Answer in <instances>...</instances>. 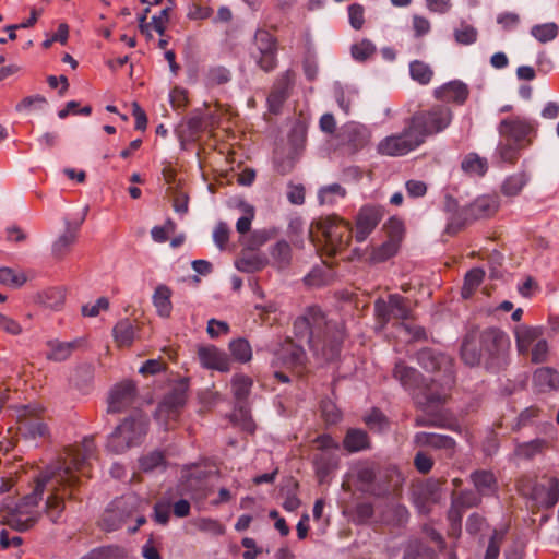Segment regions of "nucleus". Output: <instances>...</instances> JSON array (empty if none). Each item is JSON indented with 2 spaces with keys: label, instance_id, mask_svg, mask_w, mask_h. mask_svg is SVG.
I'll return each instance as SVG.
<instances>
[{
  "label": "nucleus",
  "instance_id": "obj_1",
  "mask_svg": "<svg viewBox=\"0 0 559 559\" xmlns=\"http://www.w3.org/2000/svg\"><path fill=\"white\" fill-rule=\"evenodd\" d=\"M418 360L428 372L443 370V374L441 379H432L430 384H425L423 391L417 394L416 407L424 415H418L415 424L418 427H443L445 417L440 411L447 401L443 386L453 382V377L448 369L450 360L443 352H419Z\"/></svg>",
  "mask_w": 559,
  "mask_h": 559
},
{
  "label": "nucleus",
  "instance_id": "obj_2",
  "mask_svg": "<svg viewBox=\"0 0 559 559\" xmlns=\"http://www.w3.org/2000/svg\"><path fill=\"white\" fill-rule=\"evenodd\" d=\"M294 340L292 349H304L309 346L312 349L322 346V349H337L343 346L345 332L338 322L326 320L322 310L317 306L306 309L302 316L294 322Z\"/></svg>",
  "mask_w": 559,
  "mask_h": 559
},
{
  "label": "nucleus",
  "instance_id": "obj_3",
  "mask_svg": "<svg viewBox=\"0 0 559 559\" xmlns=\"http://www.w3.org/2000/svg\"><path fill=\"white\" fill-rule=\"evenodd\" d=\"M373 314L376 329L382 331L389 323L399 330L406 343L420 342L427 338L424 328L407 323L413 318L411 300L400 294H390L386 299L378 298L374 301Z\"/></svg>",
  "mask_w": 559,
  "mask_h": 559
},
{
  "label": "nucleus",
  "instance_id": "obj_4",
  "mask_svg": "<svg viewBox=\"0 0 559 559\" xmlns=\"http://www.w3.org/2000/svg\"><path fill=\"white\" fill-rule=\"evenodd\" d=\"M75 478L70 474V468H59L58 472H46L41 477L36 479V485L32 493L26 495L17 503L22 506V510L27 513L25 508L35 507L43 498L45 487L49 485L51 495L46 501V513L56 522L64 509V499H72V493L68 492V488L73 486Z\"/></svg>",
  "mask_w": 559,
  "mask_h": 559
},
{
  "label": "nucleus",
  "instance_id": "obj_5",
  "mask_svg": "<svg viewBox=\"0 0 559 559\" xmlns=\"http://www.w3.org/2000/svg\"><path fill=\"white\" fill-rule=\"evenodd\" d=\"M316 228L323 238V249L328 255H336L344 251L350 243L353 238V229L349 222L338 215H328L318 218L309 230L312 241L313 230Z\"/></svg>",
  "mask_w": 559,
  "mask_h": 559
},
{
  "label": "nucleus",
  "instance_id": "obj_6",
  "mask_svg": "<svg viewBox=\"0 0 559 559\" xmlns=\"http://www.w3.org/2000/svg\"><path fill=\"white\" fill-rule=\"evenodd\" d=\"M453 112L447 105H435L415 112L408 120L421 144L426 139L443 132L452 122Z\"/></svg>",
  "mask_w": 559,
  "mask_h": 559
},
{
  "label": "nucleus",
  "instance_id": "obj_7",
  "mask_svg": "<svg viewBox=\"0 0 559 559\" xmlns=\"http://www.w3.org/2000/svg\"><path fill=\"white\" fill-rule=\"evenodd\" d=\"M148 419L141 412L126 417L108 438V447L116 453H122L136 444L147 431Z\"/></svg>",
  "mask_w": 559,
  "mask_h": 559
},
{
  "label": "nucleus",
  "instance_id": "obj_8",
  "mask_svg": "<svg viewBox=\"0 0 559 559\" xmlns=\"http://www.w3.org/2000/svg\"><path fill=\"white\" fill-rule=\"evenodd\" d=\"M497 131L501 139L528 147L537 136L538 123L521 116H511L502 119Z\"/></svg>",
  "mask_w": 559,
  "mask_h": 559
},
{
  "label": "nucleus",
  "instance_id": "obj_9",
  "mask_svg": "<svg viewBox=\"0 0 559 559\" xmlns=\"http://www.w3.org/2000/svg\"><path fill=\"white\" fill-rule=\"evenodd\" d=\"M251 59L264 72L269 73L277 67V41L265 29H258L254 35Z\"/></svg>",
  "mask_w": 559,
  "mask_h": 559
},
{
  "label": "nucleus",
  "instance_id": "obj_10",
  "mask_svg": "<svg viewBox=\"0 0 559 559\" xmlns=\"http://www.w3.org/2000/svg\"><path fill=\"white\" fill-rule=\"evenodd\" d=\"M509 346L510 338L502 330L487 328L480 331L472 328L464 336L461 349H507Z\"/></svg>",
  "mask_w": 559,
  "mask_h": 559
},
{
  "label": "nucleus",
  "instance_id": "obj_11",
  "mask_svg": "<svg viewBox=\"0 0 559 559\" xmlns=\"http://www.w3.org/2000/svg\"><path fill=\"white\" fill-rule=\"evenodd\" d=\"M421 143L408 121L402 132L389 135L378 144V152L386 156H404L419 147Z\"/></svg>",
  "mask_w": 559,
  "mask_h": 559
},
{
  "label": "nucleus",
  "instance_id": "obj_12",
  "mask_svg": "<svg viewBox=\"0 0 559 559\" xmlns=\"http://www.w3.org/2000/svg\"><path fill=\"white\" fill-rule=\"evenodd\" d=\"M445 480L427 479L418 481L411 487V497L420 513L427 514L431 506L440 500L441 485Z\"/></svg>",
  "mask_w": 559,
  "mask_h": 559
},
{
  "label": "nucleus",
  "instance_id": "obj_13",
  "mask_svg": "<svg viewBox=\"0 0 559 559\" xmlns=\"http://www.w3.org/2000/svg\"><path fill=\"white\" fill-rule=\"evenodd\" d=\"M188 380L178 381L169 393H167L156 409V417L168 420L176 419L179 409L183 407L187 399Z\"/></svg>",
  "mask_w": 559,
  "mask_h": 559
},
{
  "label": "nucleus",
  "instance_id": "obj_14",
  "mask_svg": "<svg viewBox=\"0 0 559 559\" xmlns=\"http://www.w3.org/2000/svg\"><path fill=\"white\" fill-rule=\"evenodd\" d=\"M294 83L295 73L292 70H286L276 78L266 99L270 112L274 115L281 112L284 103L290 95Z\"/></svg>",
  "mask_w": 559,
  "mask_h": 559
},
{
  "label": "nucleus",
  "instance_id": "obj_15",
  "mask_svg": "<svg viewBox=\"0 0 559 559\" xmlns=\"http://www.w3.org/2000/svg\"><path fill=\"white\" fill-rule=\"evenodd\" d=\"M136 399V385L133 381L124 380L117 383L108 395L107 413L116 414L124 412Z\"/></svg>",
  "mask_w": 559,
  "mask_h": 559
},
{
  "label": "nucleus",
  "instance_id": "obj_16",
  "mask_svg": "<svg viewBox=\"0 0 559 559\" xmlns=\"http://www.w3.org/2000/svg\"><path fill=\"white\" fill-rule=\"evenodd\" d=\"M383 215L384 209L380 205L367 204L360 207L356 217V241L364 242L378 226Z\"/></svg>",
  "mask_w": 559,
  "mask_h": 559
},
{
  "label": "nucleus",
  "instance_id": "obj_17",
  "mask_svg": "<svg viewBox=\"0 0 559 559\" xmlns=\"http://www.w3.org/2000/svg\"><path fill=\"white\" fill-rule=\"evenodd\" d=\"M515 338L518 349H547L546 340L543 337V329L540 326H528L521 324L515 329Z\"/></svg>",
  "mask_w": 559,
  "mask_h": 559
},
{
  "label": "nucleus",
  "instance_id": "obj_18",
  "mask_svg": "<svg viewBox=\"0 0 559 559\" xmlns=\"http://www.w3.org/2000/svg\"><path fill=\"white\" fill-rule=\"evenodd\" d=\"M112 334L118 346L130 347L135 340L142 338L143 325L138 321L124 319L115 325Z\"/></svg>",
  "mask_w": 559,
  "mask_h": 559
},
{
  "label": "nucleus",
  "instance_id": "obj_19",
  "mask_svg": "<svg viewBox=\"0 0 559 559\" xmlns=\"http://www.w3.org/2000/svg\"><path fill=\"white\" fill-rule=\"evenodd\" d=\"M469 95V90L462 81H451L435 90L437 99L463 105Z\"/></svg>",
  "mask_w": 559,
  "mask_h": 559
},
{
  "label": "nucleus",
  "instance_id": "obj_20",
  "mask_svg": "<svg viewBox=\"0 0 559 559\" xmlns=\"http://www.w3.org/2000/svg\"><path fill=\"white\" fill-rule=\"evenodd\" d=\"M499 207V201L496 195H481L471 203L465 210V219H479L493 215Z\"/></svg>",
  "mask_w": 559,
  "mask_h": 559
},
{
  "label": "nucleus",
  "instance_id": "obj_21",
  "mask_svg": "<svg viewBox=\"0 0 559 559\" xmlns=\"http://www.w3.org/2000/svg\"><path fill=\"white\" fill-rule=\"evenodd\" d=\"M41 412L43 408L38 406L21 407L19 419L32 437H44L47 433V426L38 419Z\"/></svg>",
  "mask_w": 559,
  "mask_h": 559
},
{
  "label": "nucleus",
  "instance_id": "obj_22",
  "mask_svg": "<svg viewBox=\"0 0 559 559\" xmlns=\"http://www.w3.org/2000/svg\"><path fill=\"white\" fill-rule=\"evenodd\" d=\"M533 499L546 509L552 508L559 499V481L557 478H549L548 485H537L533 488Z\"/></svg>",
  "mask_w": 559,
  "mask_h": 559
},
{
  "label": "nucleus",
  "instance_id": "obj_23",
  "mask_svg": "<svg viewBox=\"0 0 559 559\" xmlns=\"http://www.w3.org/2000/svg\"><path fill=\"white\" fill-rule=\"evenodd\" d=\"M533 384L538 393L559 389V374L549 367L538 368L533 376Z\"/></svg>",
  "mask_w": 559,
  "mask_h": 559
},
{
  "label": "nucleus",
  "instance_id": "obj_24",
  "mask_svg": "<svg viewBox=\"0 0 559 559\" xmlns=\"http://www.w3.org/2000/svg\"><path fill=\"white\" fill-rule=\"evenodd\" d=\"M461 169L468 176L483 177L488 170V162L485 157L472 152L463 157Z\"/></svg>",
  "mask_w": 559,
  "mask_h": 559
},
{
  "label": "nucleus",
  "instance_id": "obj_25",
  "mask_svg": "<svg viewBox=\"0 0 559 559\" xmlns=\"http://www.w3.org/2000/svg\"><path fill=\"white\" fill-rule=\"evenodd\" d=\"M170 297L171 289L168 286L160 284L155 288V292L152 296V301L158 316L163 318H168L170 316L173 310Z\"/></svg>",
  "mask_w": 559,
  "mask_h": 559
},
{
  "label": "nucleus",
  "instance_id": "obj_26",
  "mask_svg": "<svg viewBox=\"0 0 559 559\" xmlns=\"http://www.w3.org/2000/svg\"><path fill=\"white\" fill-rule=\"evenodd\" d=\"M525 147L518 143L503 140L498 143L495 151V157H497L500 163L514 165L521 155V151Z\"/></svg>",
  "mask_w": 559,
  "mask_h": 559
},
{
  "label": "nucleus",
  "instance_id": "obj_27",
  "mask_svg": "<svg viewBox=\"0 0 559 559\" xmlns=\"http://www.w3.org/2000/svg\"><path fill=\"white\" fill-rule=\"evenodd\" d=\"M394 377L401 381V383L405 386H417L423 391L425 384H430L431 379L426 380L423 379L421 382H418L417 371L411 367L405 366L402 362H397L394 368Z\"/></svg>",
  "mask_w": 559,
  "mask_h": 559
},
{
  "label": "nucleus",
  "instance_id": "obj_28",
  "mask_svg": "<svg viewBox=\"0 0 559 559\" xmlns=\"http://www.w3.org/2000/svg\"><path fill=\"white\" fill-rule=\"evenodd\" d=\"M201 364L209 368L222 372L229 370V357L223 352H198Z\"/></svg>",
  "mask_w": 559,
  "mask_h": 559
},
{
  "label": "nucleus",
  "instance_id": "obj_29",
  "mask_svg": "<svg viewBox=\"0 0 559 559\" xmlns=\"http://www.w3.org/2000/svg\"><path fill=\"white\" fill-rule=\"evenodd\" d=\"M531 176L527 171H519L510 175L502 183L501 191L504 195H518L522 189L528 183Z\"/></svg>",
  "mask_w": 559,
  "mask_h": 559
},
{
  "label": "nucleus",
  "instance_id": "obj_30",
  "mask_svg": "<svg viewBox=\"0 0 559 559\" xmlns=\"http://www.w3.org/2000/svg\"><path fill=\"white\" fill-rule=\"evenodd\" d=\"M67 454L70 457V465L61 466L59 464V466L56 467L52 472H58L59 468H68V467L70 468V474L73 478H75V481H74L73 486L68 488V492H71L73 495V490L79 485L80 480L75 475H73L72 467L75 468L76 471L83 469L86 461L90 457H87L84 453H82V451H80L76 447L69 448L67 450Z\"/></svg>",
  "mask_w": 559,
  "mask_h": 559
},
{
  "label": "nucleus",
  "instance_id": "obj_31",
  "mask_svg": "<svg viewBox=\"0 0 559 559\" xmlns=\"http://www.w3.org/2000/svg\"><path fill=\"white\" fill-rule=\"evenodd\" d=\"M273 264L278 270H285L290 265L292 262V249L287 241L280 240L272 247L270 252Z\"/></svg>",
  "mask_w": 559,
  "mask_h": 559
},
{
  "label": "nucleus",
  "instance_id": "obj_32",
  "mask_svg": "<svg viewBox=\"0 0 559 559\" xmlns=\"http://www.w3.org/2000/svg\"><path fill=\"white\" fill-rule=\"evenodd\" d=\"M346 197V189L338 183L322 187L318 198L322 205H334Z\"/></svg>",
  "mask_w": 559,
  "mask_h": 559
},
{
  "label": "nucleus",
  "instance_id": "obj_33",
  "mask_svg": "<svg viewBox=\"0 0 559 559\" xmlns=\"http://www.w3.org/2000/svg\"><path fill=\"white\" fill-rule=\"evenodd\" d=\"M265 265L266 258L254 252L243 253L241 258L236 262L237 269L246 273L258 272L262 270Z\"/></svg>",
  "mask_w": 559,
  "mask_h": 559
},
{
  "label": "nucleus",
  "instance_id": "obj_34",
  "mask_svg": "<svg viewBox=\"0 0 559 559\" xmlns=\"http://www.w3.org/2000/svg\"><path fill=\"white\" fill-rule=\"evenodd\" d=\"M76 231L78 227L72 228L70 224H68L66 233L61 235L52 245V254L56 258L60 259L70 251L71 246L76 240Z\"/></svg>",
  "mask_w": 559,
  "mask_h": 559
},
{
  "label": "nucleus",
  "instance_id": "obj_35",
  "mask_svg": "<svg viewBox=\"0 0 559 559\" xmlns=\"http://www.w3.org/2000/svg\"><path fill=\"white\" fill-rule=\"evenodd\" d=\"M343 445L349 452L366 449L369 447L368 435L360 429H349L344 438Z\"/></svg>",
  "mask_w": 559,
  "mask_h": 559
},
{
  "label": "nucleus",
  "instance_id": "obj_36",
  "mask_svg": "<svg viewBox=\"0 0 559 559\" xmlns=\"http://www.w3.org/2000/svg\"><path fill=\"white\" fill-rule=\"evenodd\" d=\"M471 478L480 496L486 495L496 487V477L489 471H476L471 475Z\"/></svg>",
  "mask_w": 559,
  "mask_h": 559
},
{
  "label": "nucleus",
  "instance_id": "obj_37",
  "mask_svg": "<svg viewBox=\"0 0 559 559\" xmlns=\"http://www.w3.org/2000/svg\"><path fill=\"white\" fill-rule=\"evenodd\" d=\"M558 25L554 22L536 24L534 25L530 33L531 35L538 40L539 43H548L554 40L558 35Z\"/></svg>",
  "mask_w": 559,
  "mask_h": 559
},
{
  "label": "nucleus",
  "instance_id": "obj_38",
  "mask_svg": "<svg viewBox=\"0 0 559 559\" xmlns=\"http://www.w3.org/2000/svg\"><path fill=\"white\" fill-rule=\"evenodd\" d=\"M485 277L484 270L476 267L468 271L464 278V285L462 288L463 298L467 299L472 297L477 287L481 284Z\"/></svg>",
  "mask_w": 559,
  "mask_h": 559
},
{
  "label": "nucleus",
  "instance_id": "obj_39",
  "mask_svg": "<svg viewBox=\"0 0 559 559\" xmlns=\"http://www.w3.org/2000/svg\"><path fill=\"white\" fill-rule=\"evenodd\" d=\"M409 74L414 81L421 85H426L431 81L433 71L427 63L415 60L409 64Z\"/></svg>",
  "mask_w": 559,
  "mask_h": 559
},
{
  "label": "nucleus",
  "instance_id": "obj_40",
  "mask_svg": "<svg viewBox=\"0 0 559 559\" xmlns=\"http://www.w3.org/2000/svg\"><path fill=\"white\" fill-rule=\"evenodd\" d=\"M48 105L47 99L39 94L27 96L23 98L16 106L15 110L17 112H26L29 114L32 111H41Z\"/></svg>",
  "mask_w": 559,
  "mask_h": 559
},
{
  "label": "nucleus",
  "instance_id": "obj_41",
  "mask_svg": "<svg viewBox=\"0 0 559 559\" xmlns=\"http://www.w3.org/2000/svg\"><path fill=\"white\" fill-rule=\"evenodd\" d=\"M236 404H245L252 386V380L249 377L238 376L231 382Z\"/></svg>",
  "mask_w": 559,
  "mask_h": 559
},
{
  "label": "nucleus",
  "instance_id": "obj_42",
  "mask_svg": "<svg viewBox=\"0 0 559 559\" xmlns=\"http://www.w3.org/2000/svg\"><path fill=\"white\" fill-rule=\"evenodd\" d=\"M451 500L456 503L460 508L467 509L479 506L481 502V496L476 491L472 490H463L460 492H456V490H453Z\"/></svg>",
  "mask_w": 559,
  "mask_h": 559
},
{
  "label": "nucleus",
  "instance_id": "obj_43",
  "mask_svg": "<svg viewBox=\"0 0 559 559\" xmlns=\"http://www.w3.org/2000/svg\"><path fill=\"white\" fill-rule=\"evenodd\" d=\"M231 420L236 421L241 428L248 432H253L255 424L251 418V414L246 404H236V408L231 415Z\"/></svg>",
  "mask_w": 559,
  "mask_h": 559
},
{
  "label": "nucleus",
  "instance_id": "obj_44",
  "mask_svg": "<svg viewBox=\"0 0 559 559\" xmlns=\"http://www.w3.org/2000/svg\"><path fill=\"white\" fill-rule=\"evenodd\" d=\"M330 280V272L326 266H314L304 277V283L309 287H320L325 285Z\"/></svg>",
  "mask_w": 559,
  "mask_h": 559
},
{
  "label": "nucleus",
  "instance_id": "obj_45",
  "mask_svg": "<svg viewBox=\"0 0 559 559\" xmlns=\"http://www.w3.org/2000/svg\"><path fill=\"white\" fill-rule=\"evenodd\" d=\"M508 527L502 530H493L489 538L488 547L485 554V559H498L500 547L504 540Z\"/></svg>",
  "mask_w": 559,
  "mask_h": 559
},
{
  "label": "nucleus",
  "instance_id": "obj_46",
  "mask_svg": "<svg viewBox=\"0 0 559 559\" xmlns=\"http://www.w3.org/2000/svg\"><path fill=\"white\" fill-rule=\"evenodd\" d=\"M352 57L359 62H364L369 59L376 52V46L369 39H362L356 43L350 48Z\"/></svg>",
  "mask_w": 559,
  "mask_h": 559
},
{
  "label": "nucleus",
  "instance_id": "obj_47",
  "mask_svg": "<svg viewBox=\"0 0 559 559\" xmlns=\"http://www.w3.org/2000/svg\"><path fill=\"white\" fill-rule=\"evenodd\" d=\"M22 515L23 514H11L9 516H5L3 518V520H1V524L9 525L11 528L15 531L24 532L32 528L37 522V518L29 516L26 519H22Z\"/></svg>",
  "mask_w": 559,
  "mask_h": 559
},
{
  "label": "nucleus",
  "instance_id": "obj_48",
  "mask_svg": "<svg viewBox=\"0 0 559 559\" xmlns=\"http://www.w3.org/2000/svg\"><path fill=\"white\" fill-rule=\"evenodd\" d=\"M478 37L477 29L466 23H461V26L454 29V38L460 45H472L476 43Z\"/></svg>",
  "mask_w": 559,
  "mask_h": 559
},
{
  "label": "nucleus",
  "instance_id": "obj_49",
  "mask_svg": "<svg viewBox=\"0 0 559 559\" xmlns=\"http://www.w3.org/2000/svg\"><path fill=\"white\" fill-rule=\"evenodd\" d=\"M124 556V550L118 546L100 547L93 550L83 559H120Z\"/></svg>",
  "mask_w": 559,
  "mask_h": 559
},
{
  "label": "nucleus",
  "instance_id": "obj_50",
  "mask_svg": "<svg viewBox=\"0 0 559 559\" xmlns=\"http://www.w3.org/2000/svg\"><path fill=\"white\" fill-rule=\"evenodd\" d=\"M365 423L369 429L377 432H381L389 427V419L378 408H373L371 411V413L365 418Z\"/></svg>",
  "mask_w": 559,
  "mask_h": 559
},
{
  "label": "nucleus",
  "instance_id": "obj_51",
  "mask_svg": "<svg viewBox=\"0 0 559 559\" xmlns=\"http://www.w3.org/2000/svg\"><path fill=\"white\" fill-rule=\"evenodd\" d=\"M26 282L23 273H16L10 267H0V283L14 287H20Z\"/></svg>",
  "mask_w": 559,
  "mask_h": 559
},
{
  "label": "nucleus",
  "instance_id": "obj_52",
  "mask_svg": "<svg viewBox=\"0 0 559 559\" xmlns=\"http://www.w3.org/2000/svg\"><path fill=\"white\" fill-rule=\"evenodd\" d=\"M164 463V453L160 451H153L140 459V467L143 472H151L155 467L163 465Z\"/></svg>",
  "mask_w": 559,
  "mask_h": 559
},
{
  "label": "nucleus",
  "instance_id": "obj_53",
  "mask_svg": "<svg viewBox=\"0 0 559 559\" xmlns=\"http://www.w3.org/2000/svg\"><path fill=\"white\" fill-rule=\"evenodd\" d=\"M50 349H79L84 347H90L92 344L90 343L86 336L78 337L71 342H59L58 340L49 342Z\"/></svg>",
  "mask_w": 559,
  "mask_h": 559
},
{
  "label": "nucleus",
  "instance_id": "obj_54",
  "mask_svg": "<svg viewBox=\"0 0 559 559\" xmlns=\"http://www.w3.org/2000/svg\"><path fill=\"white\" fill-rule=\"evenodd\" d=\"M455 441L448 436L431 433L430 448L436 450H445L452 456L455 451Z\"/></svg>",
  "mask_w": 559,
  "mask_h": 559
},
{
  "label": "nucleus",
  "instance_id": "obj_55",
  "mask_svg": "<svg viewBox=\"0 0 559 559\" xmlns=\"http://www.w3.org/2000/svg\"><path fill=\"white\" fill-rule=\"evenodd\" d=\"M283 355L280 357L283 365L287 368L297 369L302 368L306 362L305 352H281Z\"/></svg>",
  "mask_w": 559,
  "mask_h": 559
},
{
  "label": "nucleus",
  "instance_id": "obj_56",
  "mask_svg": "<svg viewBox=\"0 0 559 559\" xmlns=\"http://www.w3.org/2000/svg\"><path fill=\"white\" fill-rule=\"evenodd\" d=\"M348 20L350 26L358 31L361 29L365 24V10L361 4L353 3L348 7Z\"/></svg>",
  "mask_w": 559,
  "mask_h": 559
},
{
  "label": "nucleus",
  "instance_id": "obj_57",
  "mask_svg": "<svg viewBox=\"0 0 559 559\" xmlns=\"http://www.w3.org/2000/svg\"><path fill=\"white\" fill-rule=\"evenodd\" d=\"M109 308V300L106 297L98 298L93 304L83 305L81 308V312L84 317H97L102 310H107Z\"/></svg>",
  "mask_w": 559,
  "mask_h": 559
},
{
  "label": "nucleus",
  "instance_id": "obj_58",
  "mask_svg": "<svg viewBox=\"0 0 559 559\" xmlns=\"http://www.w3.org/2000/svg\"><path fill=\"white\" fill-rule=\"evenodd\" d=\"M207 79L213 85L225 84L230 80V72L224 67H216L209 71Z\"/></svg>",
  "mask_w": 559,
  "mask_h": 559
},
{
  "label": "nucleus",
  "instance_id": "obj_59",
  "mask_svg": "<svg viewBox=\"0 0 559 559\" xmlns=\"http://www.w3.org/2000/svg\"><path fill=\"white\" fill-rule=\"evenodd\" d=\"M170 8H164L159 14L154 15L151 21V27H153L160 36L165 34L166 24L169 21Z\"/></svg>",
  "mask_w": 559,
  "mask_h": 559
},
{
  "label": "nucleus",
  "instance_id": "obj_60",
  "mask_svg": "<svg viewBox=\"0 0 559 559\" xmlns=\"http://www.w3.org/2000/svg\"><path fill=\"white\" fill-rule=\"evenodd\" d=\"M254 217V209L251 205H245V215L238 218L236 229L239 234H246L250 230L251 222Z\"/></svg>",
  "mask_w": 559,
  "mask_h": 559
},
{
  "label": "nucleus",
  "instance_id": "obj_61",
  "mask_svg": "<svg viewBox=\"0 0 559 559\" xmlns=\"http://www.w3.org/2000/svg\"><path fill=\"white\" fill-rule=\"evenodd\" d=\"M497 23L501 25L504 31H511L519 25L520 15L514 12H502L498 14Z\"/></svg>",
  "mask_w": 559,
  "mask_h": 559
},
{
  "label": "nucleus",
  "instance_id": "obj_62",
  "mask_svg": "<svg viewBox=\"0 0 559 559\" xmlns=\"http://www.w3.org/2000/svg\"><path fill=\"white\" fill-rule=\"evenodd\" d=\"M321 411L328 424H336L341 418L338 409L336 408L335 404L331 401L322 402Z\"/></svg>",
  "mask_w": 559,
  "mask_h": 559
},
{
  "label": "nucleus",
  "instance_id": "obj_63",
  "mask_svg": "<svg viewBox=\"0 0 559 559\" xmlns=\"http://www.w3.org/2000/svg\"><path fill=\"white\" fill-rule=\"evenodd\" d=\"M414 466L421 474H428L432 466L433 460L424 452H418L414 457Z\"/></svg>",
  "mask_w": 559,
  "mask_h": 559
},
{
  "label": "nucleus",
  "instance_id": "obj_64",
  "mask_svg": "<svg viewBox=\"0 0 559 559\" xmlns=\"http://www.w3.org/2000/svg\"><path fill=\"white\" fill-rule=\"evenodd\" d=\"M546 447H547V442L545 440L537 439V440L531 441V442L522 445L521 452L525 457L530 459L535 453L542 452Z\"/></svg>",
  "mask_w": 559,
  "mask_h": 559
}]
</instances>
